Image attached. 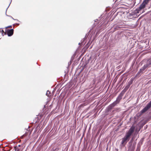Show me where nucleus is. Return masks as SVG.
Returning a JSON list of instances; mask_svg holds the SVG:
<instances>
[{"label": "nucleus", "instance_id": "nucleus-3", "mask_svg": "<svg viewBox=\"0 0 151 151\" xmlns=\"http://www.w3.org/2000/svg\"><path fill=\"white\" fill-rule=\"evenodd\" d=\"M9 26L6 27L5 29V31L0 29V39L1 38V36H3L4 35H7L8 36H9Z\"/></svg>", "mask_w": 151, "mask_h": 151}, {"label": "nucleus", "instance_id": "nucleus-19", "mask_svg": "<svg viewBox=\"0 0 151 151\" xmlns=\"http://www.w3.org/2000/svg\"><path fill=\"white\" fill-rule=\"evenodd\" d=\"M20 145H18V147H20Z\"/></svg>", "mask_w": 151, "mask_h": 151}, {"label": "nucleus", "instance_id": "nucleus-16", "mask_svg": "<svg viewBox=\"0 0 151 151\" xmlns=\"http://www.w3.org/2000/svg\"><path fill=\"white\" fill-rule=\"evenodd\" d=\"M128 151H133L132 150H130V149H129V150H128Z\"/></svg>", "mask_w": 151, "mask_h": 151}, {"label": "nucleus", "instance_id": "nucleus-12", "mask_svg": "<svg viewBox=\"0 0 151 151\" xmlns=\"http://www.w3.org/2000/svg\"><path fill=\"white\" fill-rule=\"evenodd\" d=\"M50 94V92L48 91H47L46 95L47 96H50L49 95V94Z\"/></svg>", "mask_w": 151, "mask_h": 151}, {"label": "nucleus", "instance_id": "nucleus-10", "mask_svg": "<svg viewBox=\"0 0 151 151\" xmlns=\"http://www.w3.org/2000/svg\"><path fill=\"white\" fill-rule=\"evenodd\" d=\"M14 148L15 149V150L16 151H19L20 149L19 148V147L17 146L16 147H14Z\"/></svg>", "mask_w": 151, "mask_h": 151}, {"label": "nucleus", "instance_id": "nucleus-21", "mask_svg": "<svg viewBox=\"0 0 151 151\" xmlns=\"http://www.w3.org/2000/svg\"><path fill=\"white\" fill-rule=\"evenodd\" d=\"M9 7V6H8L7 7V8H8Z\"/></svg>", "mask_w": 151, "mask_h": 151}, {"label": "nucleus", "instance_id": "nucleus-22", "mask_svg": "<svg viewBox=\"0 0 151 151\" xmlns=\"http://www.w3.org/2000/svg\"><path fill=\"white\" fill-rule=\"evenodd\" d=\"M9 7V6H8L7 7V8H8Z\"/></svg>", "mask_w": 151, "mask_h": 151}, {"label": "nucleus", "instance_id": "nucleus-4", "mask_svg": "<svg viewBox=\"0 0 151 151\" xmlns=\"http://www.w3.org/2000/svg\"><path fill=\"white\" fill-rule=\"evenodd\" d=\"M146 5H147L146 4L144 1H143L142 4L140 5L139 7L136 9V11H137V13H139V12L141 10L144 9L145 8Z\"/></svg>", "mask_w": 151, "mask_h": 151}, {"label": "nucleus", "instance_id": "nucleus-8", "mask_svg": "<svg viewBox=\"0 0 151 151\" xmlns=\"http://www.w3.org/2000/svg\"><path fill=\"white\" fill-rule=\"evenodd\" d=\"M133 82V81L132 80H131L130 81H129L128 82V86H127V87H126L125 88V89L126 87H127V89L126 90H124V91H126L127 89H128L129 87L130 86V85Z\"/></svg>", "mask_w": 151, "mask_h": 151}, {"label": "nucleus", "instance_id": "nucleus-18", "mask_svg": "<svg viewBox=\"0 0 151 151\" xmlns=\"http://www.w3.org/2000/svg\"><path fill=\"white\" fill-rule=\"evenodd\" d=\"M116 151H118V149H116Z\"/></svg>", "mask_w": 151, "mask_h": 151}, {"label": "nucleus", "instance_id": "nucleus-20", "mask_svg": "<svg viewBox=\"0 0 151 151\" xmlns=\"http://www.w3.org/2000/svg\"><path fill=\"white\" fill-rule=\"evenodd\" d=\"M9 7V6H8L7 7V8H8Z\"/></svg>", "mask_w": 151, "mask_h": 151}, {"label": "nucleus", "instance_id": "nucleus-13", "mask_svg": "<svg viewBox=\"0 0 151 151\" xmlns=\"http://www.w3.org/2000/svg\"><path fill=\"white\" fill-rule=\"evenodd\" d=\"M59 150V148H56L55 149L54 148H52L50 151H55L56 150V151H58Z\"/></svg>", "mask_w": 151, "mask_h": 151}, {"label": "nucleus", "instance_id": "nucleus-17", "mask_svg": "<svg viewBox=\"0 0 151 151\" xmlns=\"http://www.w3.org/2000/svg\"><path fill=\"white\" fill-rule=\"evenodd\" d=\"M12 28V26H10V29L11 28Z\"/></svg>", "mask_w": 151, "mask_h": 151}, {"label": "nucleus", "instance_id": "nucleus-6", "mask_svg": "<svg viewBox=\"0 0 151 151\" xmlns=\"http://www.w3.org/2000/svg\"><path fill=\"white\" fill-rule=\"evenodd\" d=\"M151 60L150 61L149 63H148V62L144 66L140 69V71L143 72L147 68L149 67L150 65L151 64Z\"/></svg>", "mask_w": 151, "mask_h": 151}, {"label": "nucleus", "instance_id": "nucleus-9", "mask_svg": "<svg viewBox=\"0 0 151 151\" xmlns=\"http://www.w3.org/2000/svg\"><path fill=\"white\" fill-rule=\"evenodd\" d=\"M14 29H10V36H12L13 34Z\"/></svg>", "mask_w": 151, "mask_h": 151}, {"label": "nucleus", "instance_id": "nucleus-1", "mask_svg": "<svg viewBox=\"0 0 151 151\" xmlns=\"http://www.w3.org/2000/svg\"><path fill=\"white\" fill-rule=\"evenodd\" d=\"M135 129V127L134 126L131 127L128 131L126 133L125 136L122 139L121 144L124 146L129 139L130 137Z\"/></svg>", "mask_w": 151, "mask_h": 151}, {"label": "nucleus", "instance_id": "nucleus-5", "mask_svg": "<svg viewBox=\"0 0 151 151\" xmlns=\"http://www.w3.org/2000/svg\"><path fill=\"white\" fill-rule=\"evenodd\" d=\"M125 88H124L123 91L119 94L118 97H117L116 100L115 101L118 103H119L120 100L122 99V96H123L124 92L126 91H124Z\"/></svg>", "mask_w": 151, "mask_h": 151}, {"label": "nucleus", "instance_id": "nucleus-2", "mask_svg": "<svg viewBox=\"0 0 151 151\" xmlns=\"http://www.w3.org/2000/svg\"><path fill=\"white\" fill-rule=\"evenodd\" d=\"M151 107V100L147 106L139 113L137 114L138 116H140L142 114L146 112Z\"/></svg>", "mask_w": 151, "mask_h": 151}, {"label": "nucleus", "instance_id": "nucleus-14", "mask_svg": "<svg viewBox=\"0 0 151 151\" xmlns=\"http://www.w3.org/2000/svg\"><path fill=\"white\" fill-rule=\"evenodd\" d=\"M142 71H140V69L139 70V71L137 73V76L139 75L141 73H142Z\"/></svg>", "mask_w": 151, "mask_h": 151}, {"label": "nucleus", "instance_id": "nucleus-11", "mask_svg": "<svg viewBox=\"0 0 151 151\" xmlns=\"http://www.w3.org/2000/svg\"><path fill=\"white\" fill-rule=\"evenodd\" d=\"M150 0H144L143 1H144V2H145L146 4H148L149 3V1Z\"/></svg>", "mask_w": 151, "mask_h": 151}, {"label": "nucleus", "instance_id": "nucleus-15", "mask_svg": "<svg viewBox=\"0 0 151 151\" xmlns=\"http://www.w3.org/2000/svg\"><path fill=\"white\" fill-rule=\"evenodd\" d=\"M4 151H9V150H4Z\"/></svg>", "mask_w": 151, "mask_h": 151}, {"label": "nucleus", "instance_id": "nucleus-7", "mask_svg": "<svg viewBox=\"0 0 151 151\" xmlns=\"http://www.w3.org/2000/svg\"><path fill=\"white\" fill-rule=\"evenodd\" d=\"M118 103L116 101H115L109 106V109H112V108L114 107Z\"/></svg>", "mask_w": 151, "mask_h": 151}]
</instances>
